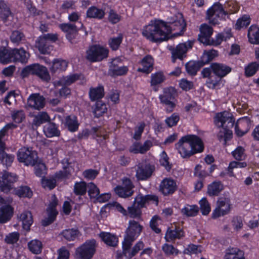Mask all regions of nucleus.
I'll list each match as a JSON object with an SVG mask.
<instances>
[{
  "label": "nucleus",
  "instance_id": "1",
  "mask_svg": "<svg viewBox=\"0 0 259 259\" xmlns=\"http://www.w3.org/2000/svg\"><path fill=\"white\" fill-rule=\"evenodd\" d=\"M169 26L160 20L151 21L143 29L142 34L147 39L157 42L163 40L166 35L172 31H178L175 36L181 35L185 30L186 23L181 13H178L169 18Z\"/></svg>",
  "mask_w": 259,
  "mask_h": 259
},
{
  "label": "nucleus",
  "instance_id": "2",
  "mask_svg": "<svg viewBox=\"0 0 259 259\" xmlns=\"http://www.w3.org/2000/svg\"><path fill=\"white\" fill-rule=\"evenodd\" d=\"M175 146L183 158L189 157L195 153L201 152L203 150L202 141L198 137L193 135L182 137Z\"/></svg>",
  "mask_w": 259,
  "mask_h": 259
},
{
  "label": "nucleus",
  "instance_id": "3",
  "mask_svg": "<svg viewBox=\"0 0 259 259\" xmlns=\"http://www.w3.org/2000/svg\"><path fill=\"white\" fill-rule=\"evenodd\" d=\"M62 164L63 169L56 173L55 178L42 179L41 184L43 187L52 189L55 187L57 180L67 178L73 172L78 170L77 163L75 162H69L67 159H63Z\"/></svg>",
  "mask_w": 259,
  "mask_h": 259
},
{
  "label": "nucleus",
  "instance_id": "4",
  "mask_svg": "<svg viewBox=\"0 0 259 259\" xmlns=\"http://www.w3.org/2000/svg\"><path fill=\"white\" fill-rule=\"evenodd\" d=\"M193 42L188 40L184 43H181L176 47L168 46V49L171 53V61L175 63L177 59L182 60L186 57V54L188 50L193 46Z\"/></svg>",
  "mask_w": 259,
  "mask_h": 259
},
{
  "label": "nucleus",
  "instance_id": "5",
  "mask_svg": "<svg viewBox=\"0 0 259 259\" xmlns=\"http://www.w3.org/2000/svg\"><path fill=\"white\" fill-rule=\"evenodd\" d=\"M96 242L95 240L86 241L76 250V259H91L96 251Z\"/></svg>",
  "mask_w": 259,
  "mask_h": 259
},
{
  "label": "nucleus",
  "instance_id": "6",
  "mask_svg": "<svg viewBox=\"0 0 259 259\" xmlns=\"http://www.w3.org/2000/svg\"><path fill=\"white\" fill-rule=\"evenodd\" d=\"M23 76H26L29 74H35L42 80L48 81L51 77L47 68L38 64H34L27 66L22 71Z\"/></svg>",
  "mask_w": 259,
  "mask_h": 259
},
{
  "label": "nucleus",
  "instance_id": "7",
  "mask_svg": "<svg viewBox=\"0 0 259 259\" xmlns=\"http://www.w3.org/2000/svg\"><path fill=\"white\" fill-rule=\"evenodd\" d=\"M18 179V176L12 172L4 170L0 172V190L8 193L13 188V185Z\"/></svg>",
  "mask_w": 259,
  "mask_h": 259
},
{
  "label": "nucleus",
  "instance_id": "8",
  "mask_svg": "<svg viewBox=\"0 0 259 259\" xmlns=\"http://www.w3.org/2000/svg\"><path fill=\"white\" fill-rule=\"evenodd\" d=\"M142 229V226L137 222L134 220L130 221L129 225L126 230L123 242H126V245L129 246L140 235Z\"/></svg>",
  "mask_w": 259,
  "mask_h": 259
},
{
  "label": "nucleus",
  "instance_id": "9",
  "mask_svg": "<svg viewBox=\"0 0 259 259\" xmlns=\"http://www.w3.org/2000/svg\"><path fill=\"white\" fill-rule=\"evenodd\" d=\"M227 14V12L223 10L222 6L217 3L208 10L207 17L210 23L215 25L219 23L220 20L225 19Z\"/></svg>",
  "mask_w": 259,
  "mask_h": 259
},
{
  "label": "nucleus",
  "instance_id": "10",
  "mask_svg": "<svg viewBox=\"0 0 259 259\" xmlns=\"http://www.w3.org/2000/svg\"><path fill=\"white\" fill-rule=\"evenodd\" d=\"M108 50L99 46H93L86 52V58L91 62H98L107 57Z\"/></svg>",
  "mask_w": 259,
  "mask_h": 259
},
{
  "label": "nucleus",
  "instance_id": "11",
  "mask_svg": "<svg viewBox=\"0 0 259 259\" xmlns=\"http://www.w3.org/2000/svg\"><path fill=\"white\" fill-rule=\"evenodd\" d=\"M17 158L19 162H23L26 165H32L35 164L37 156L36 152L31 148L23 147L18 151Z\"/></svg>",
  "mask_w": 259,
  "mask_h": 259
},
{
  "label": "nucleus",
  "instance_id": "12",
  "mask_svg": "<svg viewBox=\"0 0 259 259\" xmlns=\"http://www.w3.org/2000/svg\"><path fill=\"white\" fill-rule=\"evenodd\" d=\"M231 205L229 198H220L217 201V206L212 213V218L217 219L228 214L231 210Z\"/></svg>",
  "mask_w": 259,
  "mask_h": 259
},
{
  "label": "nucleus",
  "instance_id": "13",
  "mask_svg": "<svg viewBox=\"0 0 259 259\" xmlns=\"http://www.w3.org/2000/svg\"><path fill=\"white\" fill-rule=\"evenodd\" d=\"M235 120L230 113L227 111L217 113L214 118L215 124L220 127L232 128L234 125Z\"/></svg>",
  "mask_w": 259,
  "mask_h": 259
},
{
  "label": "nucleus",
  "instance_id": "14",
  "mask_svg": "<svg viewBox=\"0 0 259 259\" xmlns=\"http://www.w3.org/2000/svg\"><path fill=\"white\" fill-rule=\"evenodd\" d=\"M58 204L57 199L55 195L51 198V201L47 209V216L42 220V225L47 226L54 221L58 214L56 206Z\"/></svg>",
  "mask_w": 259,
  "mask_h": 259
},
{
  "label": "nucleus",
  "instance_id": "15",
  "mask_svg": "<svg viewBox=\"0 0 259 259\" xmlns=\"http://www.w3.org/2000/svg\"><path fill=\"white\" fill-rule=\"evenodd\" d=\"M174 94V89L170 87L164 89L163 94L159 96L161 102L166 106V110L168 112H172L175 106L173 102Z\"/></svg>",
  "mask_w": 259,
  "mask_h": 259
},
{
  "label": "nucleus",
  "instance_id": "16",
  "mask_svg": "<svg viewBox=\"0 0 259 259\" xmlns=\"http://www.w3.org/2000/svg\"><path fill=\"white\" fill-rule=\"evenodd\" d=\"M122 184L117 186L114 188L115 193L120 197L126 198L133 195V187L131 180L127 178H123L122 180Z\"/></svg>",
  "mask_w": 259,
  "mask_h": 259
},
{
  "label": "nucleus",
  "instance_id": "17",
  "mask_svg": "<svg viewBox=\"0 0 259 259\" xmlns=\"http://www.w3.org/2000/svg\"><path fill=\"white\" fill-rule=\"evenodd\" d=\"M132 244H131L129 246L126 245V242H122V254L128 258H131L135 256L140 250L143 249L144 247V243L141 241H138L134 246L130 249Z\"/></svg>",
  "mask_w": 259,
  "mask_h": 259
},
{
  "label": "nucleus",
  "instance_id": "18",
  "mask_svg": "<svg viewBox=\"0 0 259 259\" xmlns=\"http://www.w3.org/2000/svg\"><path fill=\"white\" fill-rule=\"evenodd\" d=\"M154 170V167L148 164L140 163L137 166L136 176L139 180H145L149 178Z\"/></svg>",
  "mask_w": 259,
  "mask_h": 259
},
{
  "label": "nucleus",
  "instance_id": "19",
  "mask_svg": "<svg viewBox=\"0 0 259 259\" xmlns=\"http://www.w3.org/2000/svg\"><path fill=\"white\" fill-rule=\"evenodd\" d=\"M250 126V121L247 117L238 120L235 126V133L241 137L248 132Z\"/></svg>",
  "mask_w": 259,
  "mask_h": 259
},
{
  "label": "nucleus",
  "instance_id": "20",
  "mask_svg": "<svg viewBox=\"0 0 259 259\" xmlns=\"http://www.w3.org/2000/svg\"><path fill=\"white\" fill-rule=\"evenodd\" d=\"M152 146L153 143L150 140H147L143 144L135 142L130 146L129 151L135 154H143L148 151Z\"/></svg>",
  "mask_w": 259,
  "mask_h": 259
},
{
  "label": "nucleus",
  "instance_id": "21",
  "mask_svg": "<svg viewBox=\"0 0 259 259\" xmlns=\"http://www.w3.org/2000/svg\"><path fill=\"white\" fill-rule=\"evenodd\" d=\"M199 41L205 45H209L211 36L213 33L212 28L206 24H202L200 27Z\"/></svg>",
  "mask_w": 259,
  "mask_h": 259
},
{
  "label": "nucleus",
  "instance_id": "22",
  "mask_svg": "<svg viewBox=\"0 0 259 259\" xmlns=\"http://www.w3.org/2000/svg\"><path fill=\"white\" fill-rule=\"evenodd\" d=\"M59 27L66 33V37L67 39L73 44V40L75 38L78 32L76 26L74 24L67 23L60 24Z\"/></svg>",
  "mask_w": 259,
  "mask_h": 259
},
{
  "label": "nucleus",
  "instance_id": "23",
  "mask_svg": "<svg viewBox=\"0 0 259 259\" xmlns=\"http://www.w3.org/2000/svg\"><path fill=\"white\" fill-rule=\"evenodd\" d=\"M176 183L172 179L165 178L160 185V190L165 195L172 194L176 190Z\"/></svg>",
  "mask_w": 259,
  "mask_h": 259
},
{
  "label": "nucleus",
  "instance_id": "24",
  "mask_svg": "<svg viewBox=\"0 0 259 259\" xmlns=\"http://www.w3.org/2000/svg\"><path fill=\"white\" fill-rule=\"evenodd\" d=\"M212 72L217 76L223 77L227 75L231 71V68L222 63H213L211 64Z\"/></svg>",
  "mask_w": 259,
  "mask_h": 259
},
{
  "label": "nucleus",
  "instance_id": "25",
  "mask_svg": "<svg viewBox=\"0 0 259 259\" xmlns=\"http://www.w3.org/2000/svg\"><path fill=\"white\" fill-rule=\"evenodd\" d=\"M27 103L29 106L39 110L45 106V99L39 94H32L28 99Z\"/></svg>",
  "mask_w": 259,
  "mask_h": 259
},
{
  "label": "nucleus",
  "instance_id": "26",
  "mask_svg": "<svg viewBox=\"0 0 259 259\" xmlns=\"http://www.w3.org/2000/svg\"><path fill=\"white\" fill-rule=\"evenodd\" d=\"M150 201H153L156 205L158 204V197L155 195H147L143 196L141 194L138 195L135 199L134 203L140 208L145 206L146 203Z\"/></svg>",
  "mask_w": 259,
  "mask_h": 259
},
{
  "label": "nucleus",
  "instance_id": "27",
  "mask_svg": "<svg viewBox=\"0 0 259 259\" xmlns=\"http://www.w3.org/2000/svg\"><path fill=\"white\" fill-rule=\"evenodd\" d=\"M166 79V76L162 71H157L151 75L150 85L152 89L157 92L159 85Z\"/></svg>",
  "mask_w": 259,
  "mask_h": 259
},
{
  "label": "nucleus",
  "instance_id": "28",
  "mask_svg": "<svg viewBox=\"0 0 259 259\" xmlns=\"http://www.w3.org/2000/svg\"><path fill=\"white\" fill-rule=\"evenodd\" d=\"M102 240L108 246L116 247L118 243V237L109 232H101L99 235Z\"/></svg>",
  "mask_w": 259,
  "mask_h": 259
},
{
  "label": "nucleus",
  "instance_id": "29",
  "mask_svg": "<svg viewBox=\"0 0 259 259\" xmlns=\"http://www.w3.org/2000/svg\"><path fill=\"white\" fill-rule=\"evenodd\" d=\"M36 46L41 54H49L53 49L51 43L40 36L36 41Z\"/></svg>",
  "mask_w": 259,
  "mask_h": 259
},
{
  "label": "nucleus",
  "instance_id": "30",
  "mask_svg": "<svg viewBox=\"0 0 259 259\" xmlns=\"http://www.w3.org/2000/svg\"><path fill=\"white\" fill-rule=\"evenodd\" d=\"M65 127L71 132L78 130L79 123L77 117L74 115H69L65 117L64 121Z\"/></svg>",
  "mask_w": 259,
  "mask_h": 259
},
{
  "label": "nucleus",
  "instance_id": "31",
  "mask_svg": "<svg viewBox=\"0 0 259 259\" xmlns=\"http://www.w3.org/2000/svg\"><path fill=\"white\" fill-rule=\"evenodd\" d=\"M13 62L20 61L26 63L29 57V54L23 48L13 49Z\"/></svg>",
  "mask_w": 259,
  "mask_h": 259
},
{
  "label": "nucleus",
  "instance_id": "32",
  "mask_svg": "<svg viewBox=\"0 0 259 259\" xmlns=\"http://www.w3.org/2000/svg\"><path fill=\"white\" fill-rule=\"evenodd\" d=\"M153 62V59L151 56L147 55L145 56L141 61L142 68H139L137 71L149 73L152 69Z\"/></svg>",
  "mask_w": 259,
  "mask_h": 259
},
{
  "label": "nucleus",
  "instance_id": "33",
  "mask_svg": "<svg viewBox=\"0 0 259 259\" xmlns=\"http://www.w3.org/2000/svg\"><path fill=\"white\" fill-rule=\"evenodd\" d=\"M43 131L45 135L48 138L58 137L60 134L57 125L51 122L46 124L44 127Z\"/></svg>",
  "mask_w": 259,
  "mask_h": 259
},
{
  "label": "nucleus",
  "instance_id": "34",
  "mask_svg": "<svg viewBox=\"0 0 259 259\" xmlns=\"http://www.w3.org/2000/svg\"><path fill=\"white\" fill-rule=\"evenodd\" d=\"M19 219L22 223L23 228L26 230H29L33 223L32 215L30 211H24L21 213Z\"/></svg>",
  "mask_w": 259,
  "mask_h": 259
},
{
  "label": "nucleus",
  "instance_id": "35",
  "mask_svg": "<svg viewBox=\"0 0 259 259\" xmlns=\"http://www.w3.org/2000/svg\"><path fill=\"white\" fill-rule=\"evenodd\" d=\"M13 62V49H7L5 47L0 48V62L7 64Z\"/></svg>",
  "mask_w": 259,
  "mask_h": 259
},
{
  "label": "nucleus",
  "instance_id": "36",
  "mask_svg": "<svg viewBox=\"0 0 259 259\" xmlns=\"http://www.w3.org/2000/svg\"><path fill=\"white\" fill-rule=\"evenodd\" d=\"M184 236L183 231L180 228L174 230L168 229L165 234V239L167 241H171L176 239H180Z\"/></svg>",
  "mask_w": 259,
  "mask_h": 259
},
{
  "label": "nucleus",
  "instance_id": "37",
  "mask_svg": "<svg viewBox=\"0 0 259 259\" xmlns=\"http://www.w3.org/2000/svg\"><path fill=\"white\" fill-rule=\"evenodd\" d=\"M105 15L104 10L99 9L94 6L89 8L87 11V16L90 18L102 19L104 18Z\"/></svg>",
  "mask_w": 259,
  "mask_h": 259
},
{
  "label": "nucleus",
  "instance_id": "38",
  "mask_svg": "<svg viewBox=\"0 0 259 259\" xmlns=\"http://www.w3.org/2000/svg\"><path fill=\"white\" fill-rule=\"evenodd\" d=\"M67 66L68 63L65 60L57 59L53 60L50 69L52 72H57L66 70Z\"/></svg>",
  "mask_w": 259,
  "mask_h": 259
},
{
  "label": "nucleus",
  "instance_id": "39",
  "mask_svg": "<svg viewBox=\"0 0 259 259\" xmlns=\"http://www.w3.org/2000/svg\"><path fill=\"white\" fill-rule=\"evenodd\" d=\"M248 37L251 44H259V27L251 26L248 31Z\"/></svg>",
  "mask_w": 259,
  "mask_h": 259
},
{
  "label": "nucleus",
  "instance_id": "40",
  "mask_svg": "<svg viewBox=\"0 0 259 259\" xmlns=\"http://www.w3.org/2000/svg\"><path fill=\"white\" fill-rule=\"evenodd\" d=\"M13 214V209L10 205H6L0 208V223H5L8 221Z\"/></svg>",
  "mask_w": 259,
  "mask_h": 259
},
{
  "label": "nucleus",
  "instance_id": "41",
  "mask_svg": "<svg viewBox=\"0 0 259 259\" xmlns=\"http://www.w3.org/2000/svg\"><path fill=\"white\" fill-rule=\"evenodd\" d=\"M223 189V186L219 181H215L208 186L207 193L209 196H217Z\"/></svg>",
  "mask_w": 259,
  "mask_h": 259
},
{
  "label": "nucleus",
  "instance_id": "42",
  "mask_svg": "<svg viewBox=\"0 0 259 259\" xmlns=\"http://www.w3.org/2000/svg\"><path fill=\"white\" fill-rule=\"evenodd\" d=\"M104 95V88L102 86L90 89L89 96L91 100L92 101L101 99L103 97Z\"/></svg>",
  "mask_w": 259,
  "mask_h": 259
},
{
  "label": "nucleus",
  "instance_id": "43",
  "mask_svg": "<svg viewBox=\"0 0 259 259\" xmlns=\"http://www.w3.org/2000/svg\"><path fill=\"white\" fill-rule=\"evenodd\" d=\"M231 128L222 127L220 130L218 134V138L220 141H223L224 144L232 138V131Z\"/></svg>",
  "mask_w": 259,
  "mask_h": 259
},
{
  "label": "nucleus",
  "instance_id": "44",
  "mask_svg": "<svg viewBox=\"0 0 259 259\" xmlns=\"http://www.w3.org/2000/svg\"><path fill=\"white\" fill-rule=\"evenodd\" d=\"M198 207L196 205L185 204L181 209V213L187 217H194L198 212Z\"/></svg>",
  "mask_w": 259,
  "mask_h": 259
},
{
  "label": "nucleus",
  "instance_id": "45",
  "mask_svg": "<svg viewBox=\"0 0 259 259\" xmlns=\"http://www.w3.org/2000/svg\"><path fill=\"white\" fill-rule=\"evenodd\" d=\"M206 86L210 89H218L222 85V78L218 76H212L207 79L206 82Z\"/></svg>",
  "mask_w": 259,
  "mask_h": 259
},
{
  "label": "nucleus",
  "instance_id": "46",
  "mask_svg": "<svg viewBox=\"0 0 259 259\" xmlns=\"http://www.w3.org/2000/svg\"><path fill=\"white\" fill-rule=\"evenodd\" d=\"M243 255L242 251L237 248H229L226 251L224 259H237Z\"/></svg>",
  "mask_w": 259,
  "mask_h": 259
},
{
  "label": "nucleus",
  "instance_id": "47",
  "mask_svg": "<svg viewBox=\"0 0 259 259\" xmlns=\"http://www.w3.org/2000/svg\"><path fill=\"white\" fill-rule=\"evenodd\" d=\"M218 55V51L216 50L205 51L201 57V61L203 64L208 63Z\"/></svg>",
  "mask_w": 259,
  "mask_h": 259
},
{
  "label": "nucleus",
  "instance_id": "48",
  "mask_svg": "<svg viewBox=\"0 0 259 259\" xmlns=\"http://www.w3.org/2000/svg\"><path fill=\"white\" fill-rule=\"evenodd\" d=\"M33 165L34 166V172L36 176L39 177H44L47 173L45 164L37 159Z\"/></svg>",
  "mask_w": 259,
  "mask_h": 259
},
{
  "label": "nucleus",
  "instance_id": "49",
  "mask_svg": "<svg viewBox=\"0 0 259 259\" xmlns=\"http://www.w3.org/2000/svg\"><path fill=\"white\" fill-rule=\"evenodd\" d=\"M28 247L29 250L34 254H39L42 250L41 242L36 239L32 240L28 243Z\"/></svg>",
  "mask_w": 259,
  "mask_h": 259
},
{
  "label": "nucleus",
  "instance_id": "50",
  "mask_svg": "<svg viewBox=\"0 0 259 259\" xmlns=\"http://www.w3.org/2000/svg\"><path fill=\"white\" fill-rule=\"evenodd\" d=\"M50 117L46 112H41L35 116L33 123L37 126H39L42 123L50 120Z\"/></svg>",
  "mask_w": 259,
  "mask_h": 259
},
{
  "label": "nucleus",
  "instance_id": "51",
  "mask_svg": "<svg viewBox=\"0 0 259 259\" xmlns=\"http://www.w3.org/2000/svg\"><path fill=\"white\" fill-rule=\"evenodd\" d=\"M15 194L20 197H31L32 192L27 186H22L15 190Z\"/></svg>",
  "mask_w": 259,
  "mask_h": 259
},
{
  "label": "nucleus",
  "instance_id": "52",
  "mask_svg": "<svg viewBox=\"0 0 259 259\" xmlns=\"http://www.w3.org/2000/svg\"><path fill=\"white\" fill-rule=\"evenodd\" d=\"M199 204L200 211L203 215H207L210 212V205L205 197L202 198L199 201Z\"/></svg>",
  "mask_w": 259,
  "mask_h": 259
},
{
  "label": "nucleus",
  "instance_id": "53",
  "mask_svg": "<svg viewBox=\"0 0 259 259\" xmlns=\"http://www.w3.org/2000/svg\"><path fill=\"white\" fill-rule=\"evenodd\" d=\"M123 39V35L119 33L116 37L111 38L109 40V45L113 50H116L118 49Z\"/></svg>",
  "mask_w": 259,
  "mask_h": 259
},
{
  "label": "nucleus",
  "instance_id": "54",
  "mask_svg": "<svg viewBox=\"0 0 259 259\" xmlns=\"http://www.w3.org/2000/svg\"><path fill=\"white\" fill-rule=\"evenodd\" d=\"M78 234V231L74 229H66L61 233L62 236L68 241L74 240L77 237Z\"/></svg>",
  "mask_w": 259,
  "mask_h": 259
},
{
  "label": "nucleus",
  "instance_id": "55",
  "mask_svg": "<svg viewBox=\"0 0 259 259\" xmlns=\"http://www.w3.org/2000/svg\"><path fill=\"white\" fill-rule=\"evenodd\" d=\"M128 70V68L126 66H118L114 67L112 69H109V72L112 75H124L126 74Z\"/></svg>",
  "mask_w": 259,
  "mask_h": 259
},
{
  "label": "nucleus",
  "instance_id": "56",
  "mask_svg": "<svg viewBox=\"0 0 259 259\" xmlns=\"http://www.w3.org/2000/svg\"><path fill=\"white\" fill-rule=\"evenodd\" d=\"M87 186L84 182H77L74 184V192L76 195H83L86 193Z\"/></svg>",
  "mask_w": 259,
  "mask_h": 259
},
{
  "label": "nucleus",
  "instance_id": "57",
  "mask_svg": "<svg viewBox=\"0 0 259 259\" xmlns=\"http://www.w3.org/2000/svg\"><path fill=\"white\" fill-rule=\"evenodd\" d=\"M11 117L13 120L17 123L22 122L25 118V115L22 110H14L11 113Z\"/></svg>",
  "mask_w": 259,
  "mask_h": 259
},
{
  "label": "nucleus",
  "instance_id": "58",
  "mask_svg": "<svg viewBox=\"0 0 259 259\" xmlns=\"http://www.w3.org/2000/svg\"><path fill=\"white\" fill-rule=\"evenodd\" d=\"M259 68V64L256 62H252L249 64L245 68V74L246 76L249 77L253 75L257 71Z\"/></svg>",
  "mask_w": 259,
  "mask_h": 259
},
{
  "label": "nucleus",
  "instance_id": "59",
  "mask_svg": "<svg viewBox=\"0 0 259 259\" xmlns=\"http://www.w3.org/2000/svg\"><path fill=\"white\" fill-rule=\"evenodd\" d=\"M107 105L102 102L96 103L94 113L96 117H99L105 113L107 110Z\"/></svg>",
  "mask_w": 259,
  "mask_h": 259
},
{
  "label": "nucleus",
  "instance_id": "60",
  "mask_svg": "<svg viewBox=\"0 0 259 259\" xmlns=\"http://www.w3.org/2000/svg\"><path fill=\"white\" fill-rule=\"evenodd\" d=\"M78 78L79 76L77 74H72L69 76L63 77L60 79V82L63 85H69L78 79Z\"/></svg>",
  "mask_w": 259,
  "mask_h": 259
},
{
  "label": "nucleus",
  "instance_id": "61",
  "mask_svg": "<svg viewBox=\"0 0 259 259\" xmlns=\"http://www.w3.org/2000/svg\"><path fill=\"white\" fill-rule=\"evenodd\" d=\"M250 23V17L248 15H244L239 18L236 22L235 27L236 29H240L244 27H247Z\"/></svg>",
  "mask_w": 259,
  "mask_h": 259
},
{
  "label": "nucleus",
  "instance_id": "62",
  "mask_svg": "<svg viewBox=\"0 0 259 259\" xmlns=\"http://www.w3.org/2000/svg\"><path fill=\"white\" fill-rule=\"evenodd\" d=\"M14 159V156L13 155L8 154L5 152H3L0 154V160L2 163L7 166H10Z\"/></svg>",
  "mask_w": 259,
  "mask_h": 259
},
{
  "label": "nucleus",
  "instance_id": "63",
  "mask_svg": "<svg viewBox=\"0 0 259 259\" xmlns=\"http://www.w3.org/2000/svg\"><path fill=\"white\" fill-rule=\"evenodd\" d=\"M141 214V208L134 203L131 206L128 207L127 215L131 218H137L140 217Z\"/></svg>",
  "mask_w": 259,
  "mask_h": 259
},
{
  "label": "nucleus",
  "instance_id": "64",
  "mask_svg": "<svg viewBox=\"0 0 259 259\" xmlns=\"http://www.w3.org/2000/svg\"><path fill=\"white\" fill-rule=\"evenodd\" d=\"M232 154L234 158L238 161L242 160L245 158L244 149L241 146L237 147L232 152Z\"/></svg>",
  "mask_w": 259,
  "mask_h": 259
}]
</instances>
